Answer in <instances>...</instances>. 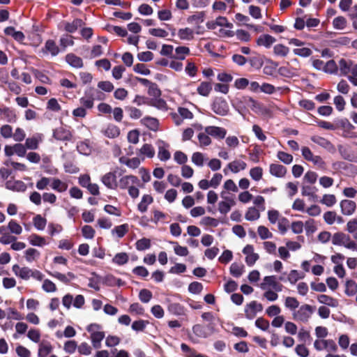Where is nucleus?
<instances>
[{"mask_svg":"<svg viewBox=\"0 0 357 357\" xmlns=\"http://www.w3.org/2000/svg\"><path fill=\"white\" fill-rule=\"evenodd\" d=\"M277 158L285 165H289L293 161V156L291 154L281 151L277 153Z\"/></svg>","mask_w":357,"mask_h":357,"instance_id":"obj_57","label":"nucleus"},{"mask_svg":"<svg viewBox=\"0 0 357 357\" xmlns=\"http://www.w3.org/2000/svg\"><path fill=\"white\" fill-rule=\"evenodd\" d=\"M39 140L36 137H29L26 139L25 146L28 149L36 150L38 147Z\"/></svg>","mask_w":357,"mask_h":357,"instance_id":"obj_62","label":"nucleus"},{"mask_svg":"<svg viewBox=\"0 0 357 357\" xmlns=\"http://www.w3.org/2000/svg\"><path fill=\"white\" fill-rule=\"evenodd\" d=\"M52 351V347L50 342H41L39 344L38 356L47 357Z\"/></svg>","mask_w":357,"mask_h":357,"instance_id":"obj_35","label":"nucleus"},{"mask_svg":"<svg viewBox=\"0 0 357 357\" xmlns=\"http://www.w3.org/2000/svg\"><path fill=\"white\" fill-rule=\"evenodd\" d=\"M139 155L152 158L155 155V150L151 144H145L139 149ZM144 158H142L144 160Z\"/></svg>","mask_w":357,"mask_h":357,"instance_id":"obj_34","label":"nucleus"},{"mask_svg":"<svg viewBox=\"0 0 357 357\" xmlns=\"http://www.w3.org/2000/svg\"><path fill=\"white\" fill-rule=\"evenodd\" d=\"M212 90V85L207 82H202L197 87V93L202 96H208Z\"/></svg>","mask_w":357,"mask_h":357,"instance_id":"obj_37","label":"nucleus"},{"mask_svg":"<svg viewBox=\"0 0 357 357\" xmlns=\"http://www.w3.org/2000/svg\"><path fill=\"white\" fill-rule=\"evenodd\" d=\"M234 204V202L232 199L220 202L218 204V211L220 213L226 215L231 210Z\"/></svg>","mask_w":357,"mask_h":357,"instance_id":"obj_38","label":"nucleus"},{"mask_svg":"<svg viewBox=\"0 0 357 357\" xmlns=\"http://www.w3.org/2000/svg\"><path fill=\"white\" fill-rule=\"evenodd\" d=\"M44 54L50 53L52 56H55L59 53V48L53 40H47L42 49Z\"/></svg>","mask_w":357,"mask_h":357,"instance_id":"obj_21","label":"nucleus"},{"mask_svg":"<svg viewBox=\"0 0 357 357\" xmlns=\"http://www.w3.org/2000/svg\"><path fill=\"white\" fill-rule=\"evenodd\" d=\"M139 181L138 178L133 175H126L121 177L118 183V187L121 189H128L132 185L138 184Z\"/></svg>","mask_w":357,"mask_h":357,"instance_id":"obj_13","label":"nucleus"},{"mask_svg":"<svg viewBox=\"0 0 357 357\" xmlns=\"http://www.w3.org/2000/svg\"><path fill=\"white\" fill-rule=\"evenodd\" d=\"M291 61L296 63V66L287 65L286 66L280 67L278 70V73L280 75L289 78L299 75L301 68L298 60L297 59H294Z\"/></svg>","mask_w":357,"mask_h":357,"instance_id":"obj_6","label":"nucleus"},{"mask_svg":"<svg viewBox=\"0 0 357 357\" xmlns=\"http://www.w3.org/2000/svg\"><path fill=\"white\" fill-rule=\"evenodd\" d=\"M33 222L34 227L38 230H43L45 228L47 220L45 218L42 217L40 215H36L33 219Z\"/></svg>","mask_w":357,"mask_h":357,"instance_id":"obj_51","label":"nucleus"},{"mask_svg":"<svg viewBox=\"0 0 357 357\" xmlns=\"http://www.w3.org/2000/svg\"><path fill=\"white\" fill-rule=\"evenodd\" d=\"M311 140L318 144L319 146L323 147L331 153H333L335 151V148L334 145L327 139L319 137V136H313L311 137Z\"/></svg>","mask_w":357,"mask_h":357,"instance_id":"obj_14","label":"nucleus"},{"mask_svg":"<svg viewBox=\"0 0 357 357\" xmlns=\"http://www.w3.org/2000/svg\"><path fill=\"white\" fill-rule=\"evenodd\" d=\"M153 202V198L150 195H144L142 197L141 202L137 205V209L141 213H145L148 206L152 204Z\"/></svg>","mask_w":357,"mask_h":357,"instance_id":"obj_28","label":"nucleus"},{"mask_svg":"<svg viewBox=\"0 0 357 357\" xmlns=\"http://www.w3.org/2000/svg\"><path fill=\"white\" fill-rule=\"evenodd\" d=\"M353 63L351 61L341 59L339 61L338 69H340V75L344 76L350 75L351 68Z\"/></svg>","mask_w":357,"mask_h":357,"instance_id":"obj_25","label":"nucleus"},{"mask_svg":"<svg viewBox=\"0 0 357 357\" xmlns=\"http://www.w3.org/2000/svg\"><path fill=\"white\" fill-rule=\"evenodd\" d=\"M270 174L277 178H282L287 174V168L278 163H272L269 166Z\"/></svg>","mask_w":357,"mask_h":357,"instance_id":"obj_19","label":"nucleus"},{"mask_svg":"<svg viewBox=\"0 0 357 357\" xmlns=\"http://www.w3.org/2000/svg\"><path fill=\"white\" fill-rule=\"evenodd\" d=\"M193 333L201 338H207L213 333V326L211 324H196L192 327Z\"/></svg>","mask_w":357,"mask_h":357,"instance_id":"obj_9","label":"nucleus"},{"mask_svg":"<svg viewBox=\"0 0 357 357\" xmlns=\"http://www.w3.org/2000/svg\"><path fill=\"white\" fill-rule=\"evenodd\" d=\"M53 137L60 141H68L71 139L72 135L69 130L59 127L54 130Z\"/></svg>","mask_w":357,"mask_h":357,"instance_id":"obj_18","label":"nucleus"},{"mask_svg":"<svg viewBox=\"0 0 357 357\" xmlns=\"http://www.w3.org/2000/svg\"><path fill=\"white\" fill-rule=\"evenodd\" d=\"M275 42V38L268 34L261 35L257 40L259 46H264L266 48H269Z\"/></svg>","mask_w":357,"mask_h":357,"instance_id":"obj_27","label":"nucleus"},{"mask_svg":"<svg viewBox=\"0 0 357 357\" xmlns=\"http://www.w3.org/2000/svg\"><path fill=\"white\" fill-rule=\"evenodd\" d=\"M337 202L336 197L334 195L326 194L323 196L320 202L326 205L328 207L333 206Z\"/></svg>","mask_w":357,"mask_h":357,"instance_id":"obj_59","label":"nucleus"},{"mask_svg":"<svg viewBox=\"0 0 357 357\" xmlns=\"http://www.w3.org/2000/svg\"><path fill=\"white\" fill-rule=\"evenodd\" d=\"M206 160L204 154L200 152H195L192 155V162L198 167H202Z\"/></svg>","mask_w":357,"mask_h":357,"instance_id":"obj_56","label":"nucleus"},{"mask_svg":"<svg viewBox=\"0 0 357 357\" xmlns=\"http://www.w3.org/2000/svg\"><path fill=\"white\" fill-rule=\"evenodd\" d=\"M79 103L85 109H91L93 107L94 102L93 95L88 93L87 90L84 91V95L79 99Z\"/></svg>","mask_w":357,"mask_h":357,"instance_id":"obj_29","label":"nucleus"},{"mask_svg":"<svg viewBox=\"0 0 357 357\" xmlns=\"http://www.w3.org/2000/svg\"><path fill=\"white\" fill-rule=\"evenodd\" d=\"M204 130L207 135L219 139H224L227 134V130L225 128L218 126H207Z\"/></svg>","mask_w":357,"mask_h":357,"instance_id":"obj_15","label":"nucleus"},{"mask_svg":"<svg viewBox=\"0 0 357 357\" xmlns=\"http://www.w3.org/2000/svg\"><path fill=\"white\" fill-rule=\"evenodd\" d=\"M217 26H225L231 29L232 24L229 22L225 17H218L216 18L215 22H208L207 26L208 29H215Z\"/></svg>","mask_w":357,"mask_h":357,"instance_id":"obj_24","label":"nucleus"},{"mask_svg":"<svg viewBox=\"0 0 357 357\" xmlns=\"http://www.w3.org/2000/svg\"><path fill=\"white\" fill-rule=\"evenodd\" d=\"M241 103H244L254 112H258L261 109V104L258 101L251 97H243L242 100H240L236 105H234V108L242 115L243 107L241 105Z\"/></svg>","mask_w":357,"mask_h":357,"instance_id":"obj_7","label":"nucleus"},{"mask_svg":"<svg viewBox=\"0 0 357 357\" xmlns=\"http://www.w3.org/2000/svg\"><path fill=\"white\" fill-rule=\"evenodd\" d=\"M332 243L344 246L347 249L357 251V243L351 240L350 236L343 232L335 233L332 236Z\"/></svg>","mask_w":357,"mask_h":357,"instance_id":"obj_4","label":"nucleus"},{"mask_svg":"<svg viewBox=\"0 0 357 357\" xmlns=\"http://www.w3.org/2000/svg\"><path fill=\"white\" fill-rule=\"evenodd\" d=\"M77 151L83 155H88L91 152V147L88 141L79 142L77 145Z\"/></svg>","mask_w":357,"mask_h":357,"instance_id":"obj_45","label":"nucleus"},{"mask_svg":"<svg viewBox=\"0 0 357 357\" xmlns=\"http://www.w3.org/2000/svg\"><path fill=\"white\" fill-rule=\"evenodd\" d=\"M259 217V212L255 207H250L245 215V219L249 221L258 220Z\"/></svg>","mask_w":357,"mask_h":357,"instance_id":"obj_48","label":"nucleus"},{"mask_svg":"<svg viewBox=\"0 0 357 357\" xmlns=\"http://www.w3.org/2000/svg\"><path fill=\"white\" fill-rule=\"evenodd\" d=\"M341 212L344 215H351L356 209V204L355 202L349 199H344L340 204Z\"/></svg>","mask_w":357,"mask_h":357,"instance_id":"obj_12","label":"nucleus"},{"mask_svg":"<svg viewBox=\"0 0 357 357\" xmlns=\"http://www.w3.org/2000/svg\"><path fill=\"white\" fill-rule=\"evenodd\" d=\"M29 243L33 246L43 247L47 245L45 238L36 234L30 235L29 237Z\"/></svg>","mask_w":357,"mask_h":357,"instance_id":"obj_33","label":"nucleus"},{"mask_svg":"<svg viewBox=\"0 0 357 357\" xmlns=\"http://www.w3.org/2000/svg\"><path fill=\"white\" fill-rule=\"evenodd\" d=\"M128 231V225L127 224L116 226L112 230L113 233H116L119 238L123 237Z\"/></svg>","mask_w":357,"mask_h":357,"instance_id":"obj_63","label":"nucleus"},{"mask_svg":"<svg viewBox=\"0 0 357 357\" xmlns=\"http://www.w3.org/2000/svg\"><path fill=\"white\" fill-rule=\"evenodd\" d=\"M263 306L255 301H251L245 306V316L248 319H253L257 312H261Z\"/></svg>","mask_w":357,"mask_h":357,"instance_id":"obj_8","label":"nucleus"},{"mask_svg":"<svg viewBox=\"0 0 357 357\" xmlns=\"http://www.w3.org/2000/svg\"><path fill=\"white\" fill-rule=\"evenodd\" d=\"M5 187L9 190L17 192H24L27 188L26 185L23 181L20 180H15L13 178L6 181Z\"/></svg>","mask_w":357,"mask_h":357,"instance_id":"obj_10","label":"nucleus"},{"mask_svg":"<svg viewBox=\"0 0 357 357\" xmlns=\"http://www.w3.org/2000/svg\"><path fill=\"white\" fill-rule=\"evenodd\" d=\"M333 25L336 29H344L347 25V20L344 17H337L333 20Z\"/></svg>","mask_w":357,"mask_h":357,"instance_id":"obj_61","label":"nucleus"},{"mask_svg":"<svg viewBox=\"0 0 357 357\" xmlns=\"http://www.w3.org/2000/svg\"><path fill=\"white\" fill-rule=\"evenodd\" d=\"M278 66V63L277 62L268 60L267 64L264 67L263 72L266 75H273Z\"/></svg>","mask_w":357,"mask_h":357,"instance_id":"obj_50","label":"nucleus"},{"mask_svg":"<svg viewBox=\"0 0 357 357\" xmlns=\"http://www.w3.org/2000/svg\"><path fill=\"white\" fill-rule=\"evenodd\" d=\"M318 301L320 303L326 305L330 307H335L338 305V301L333 298V297H331L326 294H321L317 298Z\"/></svg>","mask_w":357,"mask_h":357,"instance_id":"obj_31","label":"nucleus"},{"mask_svg":"<svg viewBox=\"0 0 357 357\" xmlns=\"http://www.w3.org/2000/svg\"><path fill=\"white\" fill-rule=\"evenodd\" d=\"M162 145H159L158 146V157L161 161H167L170 158V153L164 146L165 143L163 142H160Z\"/></svg>","mask_w":357,"mask_h":357,"instance_id":"obj_43","label":"nucleus"},{"mask_svg":"<svg viewBox=\"0 0 357 357\" xmlns=\"http://www.w3.org/2000/svg\"><path fill=\"white\" fill-rule=\"evenodd\" d=\"M266 286H271L276 291H282V284L276 281V277L274 275L266 276L264 278V282L261 284V288L266 289Z\"/></svg>","mask_w":357,"mask_h":357,"instance_id":"obj_17","label":"nucleus"},{"mask_svg":"<svg viewBox=\"0 0 357 357\" xmlns=\"http://www.w3.org/2000/svg\"><path fill=\"white\" fill-rule=\"evenodd\" d=\"M151 240L146 238H142L138 240L136 243V249L139 251H144L151 248Z\"/></svg>","mask_w":357,"mask_h":357,"instance_id":"obj_46","label":"nucleus"},{"mask_svg":"<svg viewBox=\"0 0 357 357\" xmlns=\"http://www.w3.org/2000/svg\"><path fill=\"white\" fill-rule=\"evenodd\" d=\"M152 296L151 291L146 289H142L139 294V300L144 303H149L152 298Z\"/></svg>","mask_w":357,"mask_h":357,"instance_id":"obj_60","label":"nucleus"},{"mask_svg":"<svg viewBox=\"0 0 357 357\" xmlns=\"http://www.w3.org/2000/svg\"><path fill=\"white\" fill-rule=\"evenodd\" d=\"M86 331L90 333V340L94 349H100L102 341L105 337L102 327L98 324H91L86 327Z\"/></svg>","mask_w":357,"mask_h":357,"instance_id":"obj_1","label":"nucleus"},{"mask_svg":"<svg viewBox=\"0 0 357 357\" xmlns=\"http://www.w3.org/2000/svg\"><path fill=\"white\" fill-rule=\"evenodd\" d=\"M244 272L243 265L233 263L230 266V273L235 278H239Z\"/></svg>","mask_w":357,"mask_h":357,"instance_id":"obj_54","label":"nucleus"},{"mask_svg":"<svg viewBox=\"0 0 357 357\" xmlns=\"http://www.w3.org/2000/svg\"><path fill=\"white\" fill-rule=\"evenodd\" d=\"M12 271L17 277L25 280L33 278L38 281H41L44 277L43 274L38 270H32L29 267H20L18 264L13 265Z\"/></svg>","mask_w":357,"mask_h":357,"instance_id":"obj_2","label":"nucleus"},{"mask_svg":"<svg viewBox=\"0 0 357 357\" xmlns=\"http://www.w3.org/2000/svg\"><path fill=\"white\" fill-rule=\"evenodd\" d=\"M40 252L34 248H29L24 252V257L26 261L31 263L40 257Z\"/></svg>","mask_w":357,"mask_h":357,"instance_id":"obj_39","label":"nucleus"},{"mask_svg":"<svg viewBox=\"0 0 357 357\" xmlns=\"http://www.w3.org/2000/svg\"><path fill=\"white\" fill-rule=\"evenodd\" d=\"M82 233L83 236L87 239H92L95 236V230L90 225H84L82 228Z\"/></svg>","mask_w":357,"mask_h":357,"instance_id":"obj_64","label":"nucleus"},{"mask_svg":"<svg viewBox=\"0 0 357 357\" xmlns=\"http://www.w3.org/2000/svg\"><path fill=\"white\" fill-rule=\"evenodd\" d=\"M129 260L128 255L126 252L117 253L112 259V262L116 265L122 266L126 264Z\"/></svg>","mask_w":357,"mask_h":357,"instance_id":"obj_42","label":"nucleus"},{"mask_svg":"<svg viewBox=\"0 0 357 357\" xmlns=\"http://www.w3.org/2000/svg\"><path fill=\"white\" fill-rule=\"evenodd\" d=\"M250 177L255 181H258L261 179L263 176V169L260 167H255L250 170Z\"/></svg>","mask_w":357,"mask_h":357,"instance_id":"obj_58","label":"nucleus"},{"mask_svg":"<svg viewBox=\"0 0 357 357\" xmlns=\"http://www.w3.org/2000/svg\"><path fill=\"white\" fill-rule=\"evenodd\" d=\"M50 186L52 190L58 192H63L68 189V184L56 178H51Z\"/></svg>","mask_w":357,"mask_h":357,"instance_id":"obj_26","label":"nucleus"},{"mask_svg":"<svg viewBox=\"0 0 357 357\" xmlns=\"http://www.w3.org/2000/svg\"><path fill=\"white\" fill-rule=\"evenodd\" d=\"M178 36L181 40H190L194 38V31L190 28L180 29Z\"/></svg>","mask_w":357,"mask_h":357,"instance_id":"obj_36","label":"nucleus"},{"mask_svg":"<svg viewBox=\"0 0 357 357\" xmlns=\"http://www.w3.org/2000/svg\"><path fill=\"white\" fill-rule=\"evenodd\" d=\"M66 61L72 67L81 68L83 67V61L82 58L73 53L68 54L66 56Z\"/></svg>","mask_w":357,"mask_h":357,"instance_id":"obj_23","label":"nucleus"},{"mask_svg":"<svg viewBox=\"0 0 357 357\" xmlns=\"http://www.w3.org/2000/svg\"><path fill=\"white\" fill-rule=\"evenodd\" d=\"M273 52L277 56L284 57L289 54V49L284 45L278 44L273 47Z\"/></svg>","mask_w":357,"mask_h":357,"instance_id":"obj_49","label":"nucleus"},{"mask_svg":"<svg viewBox=\"0 0 357 357\" xmlns=\"http://www.w3.org/2000/svg\"><path fill=\"white\" fill-rule=\"evenodd\" d=\"M101 132L107 137L114 139L120 135V129L114 124H109L105 128H102Z\"/></svg>","mask_w":357,"mask_h":357,"instance_id":"obj_20","label":"nucleus"},{"mask_svg":"<svg viewBox=\"0 0 357 357\" xmlns=\"http://www.w3.org/2000/svg\"><path fill=\"white\" fill-rule=\"evenodd\" d=\"M147 105L162 111L167 109V102L165 100L161 98L160 96L151 98L149 100H147Z\"/></svg>","mask_w":357,"mask_h":357,"instance_id":"obj_22","label":"nucleus"},{"mask_svg":"<svg viewBox=\"0 0 357 357\" xmlns=\"http://www.w3.org/2000/svg\"><path fill=\"white\" fill-rule=\"evenodd\" d=\"M247 164L243 160H235L227 164V167L223 169L225 174H227V169L234 174H237L240 171L245 169Z\"/></svg>","mask_w":357,"mask_h":357,"instance_id":"obj_11","label":"nucleus"},{"mask_svg":"<svg viewBox=\"0 0 357 357\" xmlns=\"http://www.w3.org/2000/svg\"><path fill=\"white\" fill-rule=\"evenodd\" d=\"M211 109L219 116H227L229 112V107L227 100L220 97L216 98L211 105Z\"/></svg>","mask_w":357,"mask_h":357,"instance_id":"obj_5","label":"nucleus"},{"mask_svg":"<svg viewBox=\"0 0 357 357\" xmlns=\"http://www.w3.org/2000/svg\"><path fill=\"white\" fill-rule=\"evenodd\" d=\"M346 289H345V294L349 296H351L356 294L357 292V284L352 280H349L346 282L345 284Z\"/></svg>","mask_w":357,"mask_h":357,"instance_id":"obj_47","label":"nucleus"},{"mask_svg":"<svg viewBox=\"0 0 357 357\" xmlns=\"http://www.w3.org/2000/svg\"><path fill=\"white\" fill-rule=\"evenodd\" d=\"M8 229L10 233L15 235H20L22 232V227L18 224L16 220H11L8 224Z\"/></svg>","mask_w":357,"mask_h":357,"instance_id":"obj_53","label":"nucleus"},{"mask_svg":"<svg viewBox=\"0 0 357 357\" xmlns=\"http://www.w3.org/2000/svg\"><path fill=\"white\" fill-rule=\"evenodd\" d=\"M167 309L171 314L175 315H182L184 314V307L177 303H169Z\"/></svg>","mask_w":357,"mask_h":357,"instance_id":"obj_40","label":"nucleus"},{"mask_svg":"<svg viewBox=\"0 0 357 357\" xmlns=\"http://www.w3.org/2000/svg\"><path fill=\"white\" fill-rule=\"evenodd\" d=\"M102 183L108 188L115 190L118 187L116 174L113 172L105 174L101 178Z\"/></svg>","mask_w":357,"mask_h":357,"instance_id":"obj_16","label":"nucleus"},{"mask_svg":"<svg viewBox=\"0 0 357 357\" xmlns=\"http://www.w3.org/2000/svg\"><path fill=\"white\" fill-rule=\"evenodd\" d=\"M338 66L334 60H330L325 63L324 72L328 74H337Z\"/></svg>","mask_w":357,"mask_h":357,"instance_id":"obj_52","label":"nucleus"},{"mask_svg":"<svg viewBox=\"0 0 357 357\" xmlns=\"http://www.w3.org/2000/svg\"><path fill=\"white\" fill-rule=\"evenodd\" d=\"M142 123L149 129L156 131L158 129L159 122L155 118L146 116L142 119Z\"/></svg>","mask_w":357,"mask_h":357,"instance_id":"obj_32","label":"nucleus"},{"mask_svg":"<svg viewBox=\"0 0 357 357\" xmlns=\"http://www.w3.org/2000/svg\"><path fill=\"white\" fill-rule=\"evenodd\" d=\"M284 306L293 312L299 307V302L296 298L288 296L285 298Z\"/></svg>","mask_w":357,"mask_h":357,"instance_id":"obj_44","label":"nucleus"},{"mask_svg":"<svg viewBox=\"0 0 357 357\" xmlns=\"http://www.w3.org/2000/svg\"><path fill=\"white\" fill-rule=\"evenodd\" d=\"M84 24L81 19H75L72 22H66L64 29L68 33H74L79 27L83 26Z\"/></svg>","mask_w":357,"mask_h":357,"instance_id":"obj_30","label":"nucleus"},{"mask_svg":"<svg viewBox=\"0 0 357 357\" xmlns=\"http://www.w3.org/2000/svg\"><path fill=\"white\" fill-rule=\"evenodd\" d=\"M28 328V325L24 322H17L15 324L16 333L13 334V337L14 339H17L19 335L24 334Z\"/></svg>","mask_w":357,"mask_h":357,"instance_id":"obj_55","label":"nucleus"},{"mask_svg":"<svg viewBox=\"0 0 357 357\" xmlns=\"http://www.w3.org/2000/svg\"><path fill=\"white\" fill-rule=\"evenodd\" d=\"M298 308L292 312V317L295 321L302 323L307 322L315 310V307L308 304H303Z\"/></svg>","mask_w":357,"mask_h":357,"instance_id":"obj_3","label":"nucleus"},{"mask_svg":"<svg viewBox=\"0 0 357 357\" xmlns=\"http://www.w3.org/2000/svg\"><path fill=\"white\" fill-rule=\"evenodd\" d=\"M50 274L52 277L58 279L61 282H64L66 284L68 283L70 280L75 278V275L71 272H68L67 273V275H65V274H63V273H61L59 272H55L54 273H50Z\"/></svg>","mask_w":357,"mask_h":357,"instance_id":"obj_41","label":"nucleus"}]
</instances>
